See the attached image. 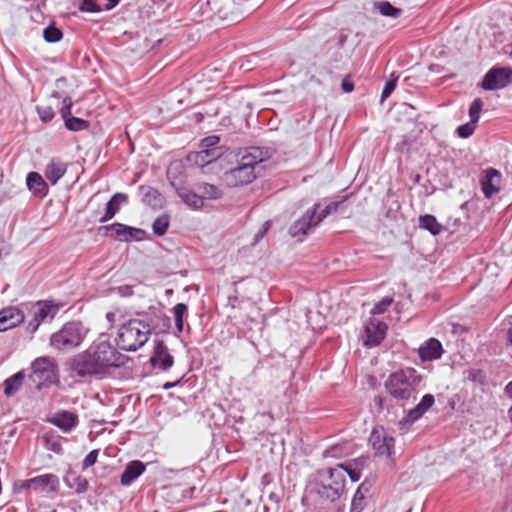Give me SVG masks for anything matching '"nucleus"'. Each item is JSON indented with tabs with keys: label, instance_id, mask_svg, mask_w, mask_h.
I'll list each match as a JSON object with an SVG mask.
<instances>
[{
	"label": "nucleus",
	"instance_id": "1",
	"mask_svg": "<svg viewBox=\"0 0 512 512\" xmlns=\"http://www.w3.org/2000/svg\"><path fill=\"white\" fill-rule=\"evenodd\" d=\"M126 361L127 356L109 340L99 338L94 340L86 350L74 355L69 365L71 371L78 377L101 378L111 368L121 367Z\"/></svg>",
	"mask_w": 512,
	"mask_h": 512
},
{
	"label": "nucleus",
	"instance_id": "2",
	"mask_svg": "<svg viewBox=\"0 0 512 512\" xmlns=\"http://www.w3.org/2000/svg\"><path fill=\"white\" fill-rule=\"evenodd\" d=\"M421 381L422 376L417 370L408 367L391 373L385 381V389L404 407L416 399Z\"/></svg>",
	"mask_w": 512,
	"mask_h": 512
},
{
	"label": "nucleus",
	"instance_id": "3",
	"mask_svg": "<svg viewBox=\"0 0 512 512\" xmlns=\"http://www.w3.org/2000/svg\"><path fill=\"white\" fill-rule=\"evenodd\" d=\"M271 157V152L267 148L250 147L242 155L237 167L229 170L225 174V179L229 185H247L257 177L256 169L265 160Z\"/></svg>",
	"mask_w": 512,
	"mask_h": 512
},
{
	"label": "nucleus",
	"instance_id": "4",
	"mask_svg": "<svg viewBox=\"0 0 512 512\" xmlns=\"http://www.w3.org/2000/svg\"><path fill=\"white\" fill-rule=\"evenodd\" d=\"M152 328L141 319H130L123 323L117 332L116 344L124 351H136L149 340Z\"/></svg>",
	"mask_w": 512,
	"mask_h": 512
},
{
	"label": "nucleus",
	"instance_id": "5",
	"mask_svg": "<svg viewBox=\"0 0 512 512\" xmlns=\"http://www.w3.org/2000/svg\"><path fill=\"white\" fill-rule=\"evenodd\" d=\"M319 479L317 493L322 499L333 502L344 493L346 478L341 466L320 471Z\"/></svg>",
	"mask_w": 512,
	"mask_h": 512
},
{
	"label": "nucleus",
	"instance_id": "6",
	"mask_svg": "<svg viewBox=\"0 0 512 512\" xmlns=\"http://www.w3.org/2000/svg\"><path fill=\"white\" fill-rule=\"evenodd\" d=\"M88 333L89 328L81 322H68L52 334L50 344L58 350H71L81 345Z\"/></svg>",
	"mask_w": 512,
	"mask_h": 512
},
{
	"label": "nucleus",
	"instance_id": "7",
	"mask_svg": "<svg viewBox=\"0 0 512 512\" xmlns=\"http://www.w3.org/2000/svg\"><path fill=\"white\" fill-rule=\"evenodd\" d=\"M369 441L375 456L383 459H393L395 439L384 428H374L370 434Z\"/></svg>",
	"mask_w": 512,
	"mask_h": 512
},
{
	"label": "nucleus",
	"instance_id": "8",
	"mask_svg": "<svg viewBox=\"0 0 512 512\" xmlns=\"http://www.w3.org/2000/svg\"><path fill=\"white\" fill-rule=\"evenodd\" d=\"M512 82V70L506 67H493L484 76L481 87L486 91L503 89Z\"/></svg>",
	"mask_w": 512,
	"mask_h": 512
},
{
	"label": "nucleus",
	"instance_id": "9",
	"mask_svg": "<svg viewBox=\"0 0 512 512\" xmlns=\"http://www.w3.org/2000/svg\"><path fill=\"white\" fill-rule=\"evenodd\" d=\"M32 372L31 377L40 388L43 384L53 380L56 374V365L49 357H39L32 363Z\"/></svg>",
	"mask_w": 512,
	"mask_h": 512
},
{
	"label": "nucleus",
	"instance_id": "10",
	"mask_svg": "<svg viewBox=\"0 0 512 512\" xmlns=\"http://www.w3.org/2000/svg\"><path fill=\"white\" fill-rule=\"evenodd\" d=\"M220 141L219 136L212 135L201 141V150L196 152L195 162L199 165L209 164L219 158L222 154L221 149L217 147Z\"/></svg>",
	"mask_w": 512,
	"mask_h": 512
},
{
	"label": "nucleus",
	"instance_id": "11",
	"mask_svg": "<svg viewBox=\"0 0 512 512\" xmlns=\"http://www.w3.org/2000/svg\"><path fill=\"white\" fill-rule=\"evenodd\" d=\"M57 312L58 306L51 301L36 303L31 309L33 318L29 321L28 328L35 332L41 322L53 319Z\"/></svg>",
	"mask_w": 512,
	"mask_h": 512
},
{
	"label": "nucleus",
	"instance_id": "12",
	"mask_svg": "<svg viewBox=\"0 0 512 512\" xmlns=\"http://www.w3.org/2000/svg\"><path fill=\"white\" fill-rule=\"evenodd\" d=\"M481 190L486 198H491L499 193L502 185V174L494 168H488L480 175Z\"/></svg>",
	"mask_w": 512,
	"mask_h": 512
},
{
	"label": "nucleus",
	"instance_id": "13",
	"mask_svg": "<svg viewBox=\"0 0 512 512\" xmlns=\"http://www.w3.org/2000/svg\"><path fill=\"white\" fill-rule=\"evenodd\" d=\"M24 486L37 493H55L59 489V478L54 474H43L27 480Z\"/></svg>",
	"mask_w": 512,
	"mask_h": 512
},
{
	"label": "nucleus",
	"instance_id": "14",
	"mask_svg": "<svg viewBox=\"0 0 512 512\" xmlns=\"http://www.w3.org/2000/svg\"><path fill=\"white\" fill-rule=\"evenodd\" d=\"M319 207V204H315L312 209H309L299 220L292 224L289 230L292 237L305 236L310 230L318 226L315 214L318 213Z\"/></svg>",
	"mask_w": 512,
	"mask_h": 512
},
{
	"label": "nucleus",
	"instance_id": "15",
	"mask_svg": "<svg viewBox=\"0 0 512 512\" xmlns=\"http://www.w3.org/2000/svg\"><path fill=\"white\" fill-rule=\"evenodd\" d=\"M387 325L377 319H369L364 328L365 339L364 345L367 347H375L385 338Z\"/></svg>",
	"mask_w": 512,
	"mask_h": 512
},
{
	"label": "nucleus",
	"instance_id": "16",
	"mask_svg": "<svg viewBox=\"0 0 512 512\" xmlns=\"http://www.w3.org/2000/svg\"><path fill=\"white\" fill-rule=\"evenodd\" d=\"M150 362L154 368L166 371L172 367L174 358L163 341H158L154 347Z\"/></svg>",
	"mask_w": 512,
	"mask_h": 512
},
{
	"label": "nucleus",
	"instance_id": "17",
	"mask_svg": "<svg viewBox=\"0 0 512 512\" xmlns=\"http://www.w3.org/2000/svg\"><path fill=\"white\" fill-rule=\"evenodd\" d=\"M24 320L23 312L17 307H6L0 311V332L11 329Z\"/></svg>",
	"mask_w": 512,
	"mask_h": 512
},
{
	"label": "nucleus",
	"instance_id": "18",
	"mask_svg": "<svg viewBox=\"0 0 512 512\" xmlns=\"http://www.w3.org/2000/svg\"><path fill=\"white\" fill-rule=\"evenodd\" d=\"M418 353L422 361L439 359L443 353L442 344L439 340L430 338L419 347Z\"/></svg>",
	"mask_w": 512,
	"mask_h": 512
},
{
	"label": "nucleus",
	"instance_id": "19",
	"mask_svg": "<svg viewBox=\"0 0 512 512\" xmlns=\"http://www.w3.org/2000/svg\"><path fill=\"white\" fill-rule=\"evenodd\" d=\"M106 230L111 231V236L120 241H129L136 237L137 234L143 233V230L133 228L121 223H113L105 227Z\"/></svg>",
	"mask_w": 512,
	"mask_h": 512
},
{
	"label": "nucleus",
	"instance_id": "20",
	"mask_svg": "<svg viewBox=\"0 0 512 512\" xmlns=\"http://www.w3.org/2000/svg\"><path fill=\"white\" fill-rule=\"evenodd\" d=\"M50 423L57 426L64 432L71 431L78 424V416L69 411H61L54 414Z\"/></svg>",
	"mask_w": 512,
	"mask_h": 512
},
{
	"label": "nucleus",
	"instance_id": "21",
	"mask_svg": "<svg viewBox=\"0 0 512 512\" xmlns=\"http://www.w3.org/2000/svg\"><path fill=\"white\" fill-rule=\"evenodd\" d=\"M146 466L139 460L129 462L122 475L120 482L123 486H129L132 482L144 473Z\"/></svg>",
	"mask_w": 512,
	"mask_h": 512
},
{
	"label": "nucleus",
	"instance_id": "22",
	"mask_svg": "<svg viewBox=\"0 0 512 512\" xmlns=\"http://www.w3.org/2000/svg\"><path fill=\"white\" fill-rule=\"evenodd\" d=\"M435 403V398L432 394H426L422 397L421 401L412 409L407 412L405 417L407 422H414L421 418Z\"/></svg>",
	"mask_w": 512,
	"mask_h": 512
},
{
	"label": "nucleus",
	"instance_id": "23",
	"mask_svg": "<svg viewBox=\"0 0 512 512\" xmlns=\"http://www.w3.org/2000/svg\"><path fill=\"white\" fill-rule=\"evenodd\" d=\"M128 202V196L125 193H116L107 202L105 208V214L100 218L101 223H105L112 219L115 214L119 211L121 205Z\"/></svg>",
	"mask_w": 512,
	"mask_h": 512
},
{
	"label": "nucleus",
	"instance_id": "24",
	"mask_svg": "<svg viewBox=\"0 0 512 512\" xmlns=\"http://www.w3.org/2000/svg\"><path fill=\"white\" fill-rule=\"evenodd\" d=\"M26 185L30 192L37 197H44L48 193V186L43 177L37 172H30L26 177Z\"/></svg>",
	"mask_w": 512,
	"mask_h": 512
},
{
	"label": "nucleus",
	"instance_id": "25",
	"mask_svg": "<svg viewBox=\"0 0 512 512\" xmlns=\"http://www.w3.org/2000/svg\"><path fill=\"white\" fill-rule=\"evenodd\" d=\"M66 164L59 159H52L45 168V177L55 185L66 173Z\"/></svg>",
	"mask_w": 512,
	"mask_h": 512
},
{
	"label": "nucleus",
	"instance_id": "26",
	"mask_svg": "<svg viewBox=\"0 0 512 512\" xmlns=\"http://www.w3.org/2000/svg\"><path fill=\"white\" fill-rule=\"evenodd\" d=\"M25 379V374L23 371H19L12 375L11 377L7 378L4 381V394L7 397H11L14 394H16L19 389L21 388L23 381Z\"/></svg>",
	"mask_w": 512,
	"mask_h": 512
},
{
	"label": "nucleus",
	"instance_id": "27",
	"mask_svg": "<svg viewBox=\"0 0 512 512\" xmlns=\"http://www.w3.org/2000/svg\"><path fill=\"white\" fill-rule=\"evenodd\" d=\"M177 194L182 199V201L188 206L194 209L202 208V196L198 195L196 192L182 187L177 190Z\"/></svg>",
	"mask_w": 512,
	"mask_h": 512
},
{
	"label": "nucleus",
	"instance_id": "28",
	"mask_svg": "<svg viewBox=\"0 0 512 512\" xmlns=\"http://www.w3.org/2000/svg\"><path fill=\"white\" fill-rule=\"evenodd\" d=\"M364 465L363 459H355L353 462H348L346 464H338L337 466H341L344 470V478L346 474L350 477L352 482H357L361 478V470Z\"/></svg>",
	"mask_w": 512,
	"mask_h": 512
},
{
	"label": "nucleus",
	"instance_id": "29",
	"mask_svg": "<svg viewBox=\"0 0 512 512\" xmlns=\"http://www.w3.org/2000/svg\"><path fill=\"white\" fill-rule=\"evenodd\" d=\"M419 227L429 231L432 235L441 233L443 226L438 223L435 216L426 214L419 217Z\"/></svg>",
	"mask_w": 512,
	"mask_h": 512
},
{
	"label": "nucleus",
	"instance_id": "30",
	"mask_svg": "<svg viewBox=\"0 0 512 512\" xmlns=\"http://www.w3.org/2000/svg\"><path fill=\"white\" fill-rule=\"evenodd\" d=\"M197 190L199 193H201L200 196H202V199L207 198L211 200H216L221 198L222 196L220 189L217 186L209 183H198Z\"/></svg>",
	"mask_w": 512,
	"mask_h": 512
},
{
	"label": "nucleus",
	"instance_id": "31",
	"mask_svg": "<svg viewBox=\"0 0 512 512\" xmlns=\"http://www.w3.org/2000/svg\"><path fill=\"white\" fill-rule=\"evenodd\" d=\"M374 6L379 10L381 15L391 18H398L402 14V10L394 7L388 1L375 2Z\"/></svg>",
	"mask_w": 512,
	"mask_h": 512
},
{
	"label": "nucleus",
	"instance_id": "32",
	"mask_svg": "<svg viewBox=\"0 0 512 512\" xmlns=\"http://www.w3.org/2000/svg\"><path fill=\"white\" fill-rule=\"evenodd\" d=\"M188 307L184 303H178L173 308V314L175 317V326L178 333H181L184 329V317L187 316Z\"/></svg>",
	"mask_w": 512,
	"mask_h": 512
},
{
	"label": "nucleus",
	"instance_id": "33",
	"mask_svg": "<svg viewBox=\"0 0 512 512\" xmlns=\"http://www.w3.org/2000/svg\"><path fill=\"white\" fill-rule=\"evenodd\" d=\"M169 224L170 217L167 214L160 215L154 220L152 224L154 234H156L157 236H163L166 233Z\"/></svg>",
	"mask_w": 512,
	"mask_h": 512
},
{
	"label": "nucleus",
	"instance_id": "34",
	"mask_svg": "<svg viewBox=\"0 0 512 512\" xmlns=\"http://www.w3.org/2000/svg\"><path fill=\"white\" fill-rule=\"evenodd\" d=\"M64 123L66 128L71 131H81L88 127V122L86 120L72 115L64 118Z\"/></svg>",
	"mask_w": 512,
	"mask_h": 512
},
{
	"label": "nucleus",
	"instance_id": "35",
	"mask_svg": "<svg viewBox=\"0 0 512 512\" xmlns=\"http://www.w3.org/2000/svg\"><path fill=\"white\" fill-rule=\"evenodd\" d=\"M364 485H360L356 490L354 497L351 502L350 512H361L365 506V495L363 493Z\"/></svg>",
	"mask_w": 512,
	"mask_h": 512
},
{
	"label": "nucleus",
	"instance_id": "36",
	"mask_svg": "<svg viewBox=\"0 0 512 512\" xmlns=\"http://www.w3.org/2000/svg\"><path fill=\"white\" fill-rule=\"evenodd\" d=\"M63 33L54 25H49L43 31L44 40L48 43H56L61 40Z\"/></svg>",
	"mask_w": 512,
	"mask_h": 512
},
{
	"label": "nucleus",
	"instance_id": "37",
	"mask_svg": "<svg viewBox=\"0 0 512 512\" xmlns=\"http://www.w3.org/2000/svg\"><path fill=\"white\" fill-rule=\"evenodd\" d=\"M44 439L47 450L56 454L62 453V445L59 437L46 435Z\"/></svg>",
	"mask_w": 512,
	"mask_h": 512
},
{
	"label": "nucleus",
	"instance_id": "38",
	"mask_svg": "<svg viewBox=\"0 0 512 512\" xmlns=\"http://www.w3.org/2000/svg\"><path fill=\"white\" fill-rule=\"evenodd\" d=\"M36 111L44 123L50 122L55 116L53 108L49 105H38Z\"/></svg>",
	"mask_w": 512,
	"mask_h": 512
},
{
	"label": "nucleus",
	"instance_id": "39",
	"mask_svg": "<svg viewBox=\"0 0 512 512\" xmlns=\"http://www.w3.org/2000/svg\"><path fill=\"white\" fill-rule=\"evenodd\" d=\"M482 106H483V102L479 98H476L471 103L470 108H469V116H470L471 122L477 124V122L479 121V118H480V111L482 109Z\"/></svg>",
	"mask_w": 512,
	"mask_h": 512
},
{
	"label": "nucleus",
	"instance_id": "40",
	"mask_svg": "<svg viewBox=\"0 0 512 512\" xmlns=\"http://www.w3.org/2000/svg\"><path fill=\"white\" fill-rule=\"evenodd\" d=\"M144 190V201L149 204H157V200L160 198V193L152 187H141Z\"/></svg>",
	"mask_w": 512,
	"mask_h": 512
},
{
	"label": "nucleus",
	"instance_id": "41",
	"mask_svg": "<svg viewBox=\"0 0 512 512\" xmlns=\"http://www.w3.org/2000/svg\"><path fill=\"white\" fill-rule=\"evenodd\" d=\"M70 487L74 488L76 493L81 494L88 490L89 483L86 478L82 476H76L74 478L73 484H71Z\"/></svg>",
	"mask_w": 512,
	"mask_h": 512
},
{
	"label": "nucleus",
	"instance_id": "42",
	"mask_svg": "<svg viewBox=\"0 0 512 512\" xmlns=\"http://www.w3.org/2000/svg\"><path fill=\"white\" fill-rule=\"evenodd\" d=\"M392 79L386 82L382 94H381V102H383L385 99H387L392 92L395 90L396 82L398 80V76L394 77V74H391Z\"/></svg>",
	"mask_w": 512,
	"mask_h": 512
},
{
	"label": "nucleus",
	"instance_id": "43",
	"mask_svg": "<svg viewBox=\"0 0 512 512\" xmlns=\"http://www.w3.org/2000/svg\"><path fill=\"white\" fill-rule=\"evenodd\" d=\"M475 128L476 124L469 121L468 123L463 124L457 128V134L461 138H468L474 133Z\"/></svg>",
	"mask_w": 512,
	"mask_h": 512
},
{
	"label": "nucleus",
	"instance_id": "44",
	"mask_svg": "<svg viewBox=\"0 0 512 512\" xmlns=\"http://www.w3.org/2000/svg\"><path fill=\"white\" fill-rule=\"evenodd\" d=\"M393 299L390 297H384L382 300H380L378 303L374 305V307L371 310L372 314H382L386 311V309L392 304Z\"/></svg>",
	"mask_w": 512,
	"mask_h": 512
},
{
	"label": "nucleus",
	"instance_id": "45",
	"mask_svg": "<svg viewBox=\"0 0 512 512\" xmlns=\"http://www.w3.org/2000/svg\"><path fill=\"white\" fill-rule=\"evenodd\" d=\"M79 9L82 12L89 13H95L100 11V8L95 0H83Z\"/></svg>",
	"mask_w": 512,
	"mask_h": 512
},
{
	"label": "nucleus",
	"instance_id": "46",
	"mask_svg": "<svg viewBox=\"0 0 512 512\" xmlns=\"http://www.w3.org/2000/svg\"><path fill=\"white\" fill-rule=\"evenodd\" d=\"M467 378L468 380L479 384H483L485 382V375L480 369L469 370Z\"/></svg>",
	"mask_w": 512,
	"mask_h": 512
},
{
	"label": "nucleus",
	"instance_id": "47",
	"mask_svg": "<svg viewBox=\"0 0 512 512\" xmlns=\"http://www.w3.org/2000/svg\"><path fill=\"white\" fill-rule=\"evenodd\" d=\"M99 451L98 450H92L90 451L86 457L84 458L82 462V468L87 469L91 466H93L97 462Z\"/></svg>",
	"mask_w": 512,
	"mask_h": 512
},
{
	"label": "nucleus",
	"instance_id": "48",
	"mask_svg": "<svg viewBox=\"0 0 512 512\" xmlns=\"http://www.w3.org/2000/svg\"><path fill=\"white\" fill-rule=\"evenodd\" d=\"M71 108H72V100L70 97H65L62 102V108H61V116L62 118H66L71 115Z\"/></svg>",
	"mask_w": 512,
	"mask_h": 512
},
{
	"label": "nucleus",
	"instance_id": "49",
	"mask_svg": "<svg viewBox=\"0 0 512 512\" xmlns=\"http://www.w3.org/2000/svg\"><path fill=\"white\" fill-rule=\"evenodd\" d=\"M121 297H129L133 295V287L130 285H122L114 289Z\"/></svg>",
	"mask_w": 512,
	"mask_h": 512
},
{
	"label": "nucleus",
	"instance_id": "50",
	"mask_svg": "<svg viewBox=\"0 0 512 512\" xmlns=\"http://www.w3.org/2000/svg\"><path fill=\"white\" fill-rule=\"evenodd\" d=\"M341 88L345 93H350L354 90V83L350 76H345L342 79Z\"/></svg>",
	"mask_w": 512,
	"mask_h": 512
},
{
	"label": "nucleus",
	"instance_id": "51",
	"mask_svg": "<svg viewBox=\"0 0 512 512\" xmlns=\"http://www.w3.org/2000/svg\"><path fill=\"white\" fill-rule=\"evenodd\" d=\"M268 225L269 223L266 222L265 226L257 232V234L254 237L253 245L257 244L260 241V239L264 237L265 233L267 232Z\"/></svg>",
	"mask_w": 512,
	"mask_h": 512
},
{
	"label": "nucleus",
	"instance_id": "52",
	"mask_svg": "<svg viewBox=\"0 0 512 512\" xmlns=\"http://www.w3.org/2000/svg\"><path fill=\"white\" fill-rule=\"evenodd\" d=\"M330 211L328 210L327 206L322 209L318 215L317 213L315 214V219L317 221V223L319 224L324 218H326L328 215H330Z\"/></svg>",
	"mask_w": 512,
	"mask_h": 512
},
{
	"label": "nucleus",
	"instance_id": "53",
	"mask_svg": "<svg viewBox=\"0 0 512 512\" xmlns=\"http://www.w3.org/2000/svg\"><path fill=\"white\" fill-rule=\"evenodd\" d=\"M343 203V201H337V202H330L329 204H327V208L328 210L330 211V213H335L337 212L339 206Z\"/></svg>",
	"mask_w": 512,
	"mask_h": 512
},
{
	"label": "nucleus",
	"instance_id": "54",
	"mask_svg": "<svg viewBox=\"0 0 512 512\" xmlns=\"http://www.w3.org/2000/svg\"><path fill=\"white\" fill-rule=\"evenodd\" d=\"M338 448H340V446L336 445V446H332L330 449H328L326 451V455L327 456H330V457H338L340 454L337 452Z\"/></svg>",
	"mask_w": 512,
	"mask_h": 512
},
{
	"label": "nucleus",
	"instance_id": "55",
	"mask_svg": "<svg viewBox=\"0 0 512 512\" xmlns=\"http://www.w3.org/2000/svg\"><path fill=\"white\" fill-rule=\"evenodd\" d=\"M117 313L116 312H108L106 314V320L110 323L111 326L116 322Z\"/></svg>",
	"mask_w": 512,
	"mask_h": 512
},
{
	"label": "nucleus",
	"instance_id": "56",
	"mask_svg": "<svg viewBox=\"0 0 512 512\" xmlns=\"http://www.w3.org/2000/svg\"><path fill=\"white\" fill-rule=\"evenodd\" d=\"M506 342L512 345V325L508 328L506 332Z\"/></svg>",
	"mask_w": 512,
	"mask_h": 512
},
{
	"label": "nucleus",
	"instance_id": "57",
	"mask_svg": "<svg viewBox=\"0 0 512 512\" xmlns=\"http://www.w3.org/2000/svg\"><path fill=\"white\" fill-rule=\"evenodd\" d=\"M505 393L506 395L512 399V381L509 382L505 387Z\"/></svg>",
	"mask_w": 512,
	"mask_h": 512
},
{
	"label": "nucleus",
	"instance_id": "58",
	"mask_svg": "<svg viewBox=\"0 0 512 512\" xmlns=\"http://www.w3.org/2000/svg\"><path fill=\"white\" fill-rule=\"evenodd\" d=\"M383 398L378 396L374 398L375 405L378 406L379 409L383 408Z\"/></svg>",
	"mask_w": 512,
	"mask_h": 512
},
{
	"label": "nucleus",
	"instance_id": "59",
	"mask_svg": "<svg viewBox=\"0 0 512 512\" xmlns=\"http://www.w3.org/2000/svg\"><path fill=\"white\" fill-rule=\"evenodd\" d=\"M505 54L512 58V42L505 46Z\"/></svg>",
	"mask_w": 512,
	"mask_h": 512
},
{
	"label": "nucleus",
	"instance_id": "60",
	"mask_svg": "<svg viewBox=\"0 0 512 512\" xmlns=\"http://www.w3.org/2000/svg\"><path fill=\"white\" fill-rule=\"evenodd\" d=\"M178 383H179V381H177V382H173V383H171V382H167V383H165V384H164L163 388H164V389H170V388H172V387L176 386Z\"/></svg>",
	"mask_w": 512,
	"mask_h": 512
},
{
	"label": "nucleus",
	"instance_id": "61",
	"mask_svg": "<svg viewBox=\"0 0 512 512\" xmlns=\"http://www.w3.org/2000/svg\"><path fill=\"white\" fill-rule=\"evenodd\" d=\"M108 1H109V5L107 6V9H111V8L115 7L119 2V0H108Z\"/></svg>",
	"mask_w": 512,
	"mask_h": 512
},
{
	"label": "nucleus",
	"instance_id": "62",
	"mask_svg": "<svg viewBox=\"0 0 512 512\" xmlns=\"http://www.w3.org/2000/svg\"><path fill=\"white\" fill-rule=\"evenodd\" d=\"M219 17L222 19H227V13H225L222 8L218 9Z\"/></svg>",
	"mask_w": 512,
	"mask_h": 512
},
{
	"label": "nucleus",
	"instance_id": "63",
	"mask_svg": "<svg viewBox=\"0 0 512 512\" xmlns=\"http://www.w3.org/2000/svg\"><path fill=\"white\" fill-rule=\"evenodd\" d=\"M155 4H162L165 0H152Z\"/></svg>",
	"mask_w": 512,
	"mask_h": 512
}]
</instances>
